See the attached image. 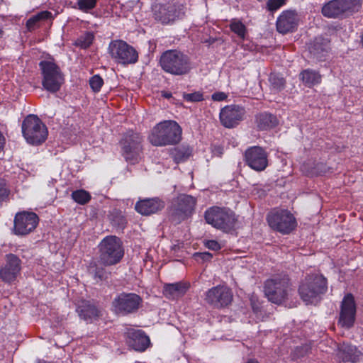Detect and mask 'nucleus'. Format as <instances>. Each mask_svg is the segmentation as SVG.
<instances>
[{
    "label": "nucleus",
    "mask_w": 363,
    "mask_h": 363,
    "mask_svg": "<svg viewBox=\"0 0 363 363\" xmlns=\"http://www.w3.org/2000/svg\"><path fill=\"white\" fill-rule=\"evenodd\" d=\"M182 133V128L176 121H164L152 128L148 139L155 146L172 145L180 142Z\"/></svg>",
    "instance_id": "nucleus-1"
},
{
    "label": "nucleus",
    "mask_w": 363,
    "mask_h": 363,
    "mask_svg": "<svg viewBox=\"0 0 363 363\" xmlns=\"http://www.w3.org/2000/svg\"><path fill=\"white\" fill-rule=\"evenodd\" d=\"M326 279L321 274L307 275L301 282L298 293L303 301L308 305H316L327 291Z\"/></svg>",
    "instance_id": "nucleus-2"
},
{
    "label": "nucleus",
    "mask_w": 363,
    "mask_h": 363,
    "mask_svg": "<svg viewBox=\"0 0 363 363\" xmlns=\"http://www.w3.org/2000/svg\"><path fill=\"white\" fill-rule=\"evenodd\" d=\"M162 69L175 76L188 74L192 69V62L188 55L177 50L164 52L160 59Z\"/></svg>",
    "instance_id": "nucleus-3"
},
{
    "label": "nucleus",
    "mask_w": 363,
    "mask_h": 363,
    "mask_svg": "<svg viewBox=\"0 0 363 363\" xmlns=\"http://www.w3.org/2000/svg\"><path fill=\"white\" fill-rule=\"evenodd\" d=\"M99 261L105 266L116 264L124 255L122 242L114 235L104 238L99 243Z\"/></svg>",
    "instance_id": "nucleus-4"
},
{
    "label": "nucleus",
    "mask_w": 363,
    "mask_h": 363,
    "mask_svg": "<svg viewBox=\"0 0 363 363\" xmlns=\"http://www.w3.org/2000/svg\"><path fill=\"white\" fill-rule=\"evenodd\" d=\"M22 133L31 145H40L48 136V129L42 121L35 115L28 116L22 123Z\"/></svg>",
    "instance_id": "nucleus-5"
},
{
    "label": "nucleus",
    "mask_w": 363,
    "mask_h": 363,
    "mask_svg": "<svg viewBox=\"0 0 363 363\" xmlns=\"http://www.w3.org/2000/svg\"><path fill=\"white\" fill-rule=\"evenodd\" d=\"M291 292L289 279L286 276L275 277L266 281L264 294L269 301L280 304L288 298Z\"/></svg>",
    "instance_id": "nucleus-6"
},
{
    "label": "nucleus",
    "mask_w": 363,
    "mask_h": 363,
    "mask_svg": "<svg viewBox=\"0 0 363 363\" xmlns=\"http://www.w3.org/2000/svg\"><path fill=\"white\" fill-rule=\"evenodd\" d=\"M206 222L225 232L231 230L236 221L235 213L228 208L213 207L205 213Z\"/></svg>",
    "instance_id": "nucleus-7"
},
{
    "label": "nucleus",
    "mask_w": 363,
    "mask_h": 363,
    "mask_svg": "<svg viewBox=\"0 0 363 363\" xmlns=\"http://www.w3.org/2000/svg\"><path fill=\"white\" fill-rule=\"evenodd\" d=\"M39 66L43 74L42 84L50 92L57 91L64 82V78L60 67L53 62L44 60Z\"/></svg>",
    "instance_id": "nucleus-8"
},
{
    "label": "nucleus",
    "mask_w": 363,
    "mask_h": 363,
    "mask_svg": "<svg viewBox=\"0 0 363 363\" xmlns=\"http://www.w3.org/2000/svg\"><path fill=\"white\" fill-rule=\"evenodd\" d=\"M267 220L271 228L282 234H289L296 227V218L288 210L274 209Z\"/></svg>",
    "instance_id": "nucleus-9"
},
{
    "label": "nucleus",
    "mask_w": 363,
    "mask_h": 363,
    "mask_svg": "<svg viewBox=\"0 0 363 363\" xmlns=\"http://www.w3.org/2000/svg\"><path fill=\"white\" fill-rule=\"evenodd\" d=\"M196 200L190 195L179 196L173 202L169 210L170 219L179 223L190 217L195 208Z\"/></svg>",
    "instance_id": "nucleus-10"
},
{
    "label": "nucleus",
    "mask_w": 363,
    "mask_h": 363,
    "mask_svg": "<svg viewBox=\"0 0 363 363\" xmlns=\"http://www.w3.org/2000/svg\"><path fill=\"white\" fill-rule=\"evenodd\" d=\"M108 52L116 62L123 65L134 64L138 59L135 49L122 40H112L108 45Z\"/></svg>",
    "instance_id": "nucleus-11"
},
{
    "label": "nucleus",
    "mask_w": 363,
    "mask_h": 363,
    "mask_svg": "<svg viewBox=\"0 0 363 363\" xmlns=\"http://www.w3.org/2000/svg\"><path fill=\"white\" fill-rule=\"evenodd\" d=\"M153 14L155 20L162 24L173 23L184 15V7L182 4L167 3L164 4H155L153 8Z\"/></svg>",
    "instance_id": "nucleus-12"
},
{
    "label": "nucleus",
    "mask_w": 363,
    "mask_h": 363,
    "mask_svg": "<svg viewBox=\"0 0 363 363\" xmlns=\"http://www.w3.org/2000/svg\"><path fill=\"white\" fill-rule=\"evenodd\" d=\"M361 4L357 0H332L322 8V13L328 18H336L340 15L357 11Z\"/></svg>",
    "instance_id": "nucleus-13"
},
{
    "label": "nucleus",
    "mask_w": 363,
    "mask_h": 363,
    "mask_svg": "<svg viewBox=\"0 0 363 363\" xmlns=\"http://www.w3.org/2000/svg\"><path fill=\"white\" fill-rule=\"evenodd\" d=\"M205 301L210 306L221 308L228 306L233 301V293L226 286L218 285L205 293Z\"/></svg>",
    "instance_id": "nucleus-14"
},
{
    "label": "nucleus",
    "mask_w": 363,
    "mask_h": 363,
    "mask_svg": "<svg viewBox=\"0 0 363 363\" xmlns=\"http://www.w3.org/2000/svg\"><path fill=\"white\" fill-rule=\"evenodd\" d=\"M141 301V298L135 294L122 293L113 299L112 306L116 313L126 315L137 311Z\"/></svg>",
    "instance_id": "nucleus-15"
},
{
    "label": "nucleus",
    "mask_w": 363,
    "mask_h": 363,
    "mask_svg": "<svg viewBox=\"0 0 363 363\" xmlns=\"http://www.w3.org/2000/svg\"><path fill=\"white\" fill-rule=\"evenodd\" d=\"M38 223V217L35 213H18L14 219L15 233L20 235H27L36 228Z\"/></svg>",
    "instance_id": "nucleus-16"
},
{
    "label": "nucleus",
    "mask_w": 363,
    "mask_h": 363,
    "mask_svg": "<svg viewBox=\"0 0 363 363\" xmlns=\"http://www.w3.org/2000/svg\"><path fill=\"white\" fill-rule=\"evenodd\" d=\"M141 138L138 133H128L121 140L123 154L127 161L137 160L140 150Z\"/></svg>",
    "instance_id": "nucleus-17"
},
{
    "label": "nucleus",
    "mask_w": 363,
    "mask_h": 363,
    "mask_svg": "<svg viewBox=\"0 0 363 363\" xmlns=\"http://www.w3.org/2000/svg\"><path fill=\"white\" fill-rule=\"evenodd\" d=\"M247 165L254 170L262 171L268 165L267 155L264 150L258 146L248 148L245 154Z\"/></svg>",
    "instance_id": "nucleus-18"
},
{
    "label": "nucleus",
    "mask_w": 363,
    "mask_h": 363,
    "mask_svg": "<svg viewBox=\"0 0 363 363\" xmlns=\"http://www.w3.org/2000/svg\"><path fill=\"white\" fill-rule=\"evenodd\" d=\"M21 270V259L13 254H8L4 266L0 269V277L4 281L11 283L16 279Z\"/></svg>",
    "instance_id": "nucleus-19"
},
{
    "label": "nucleus",
    "mask_w": 363,
    "mask_h": 363,
    "mask_svg": "<svg viewBox=\"0 0 363 363\" xmlns=\"http://www.w3.org/2000/svg\"><path fill=\"white\" fill-rule=\"evenodd\" d=\"M244 109L240 106H226L220 110V120L225 127L230 128L238 125L242 120Z\"/></svg>",
    "instance_id": "nucleus-20"
},
{
    "label": "nucleus",
    "mask_w": 363,
    "mask_h": 363,
    "mask_svg": "<svg viewBox=\"0 0 363 363\" xmlns=\"http://www.w3.org/2000/svg\"><path fill=\"white\" fill-rule=\"evenodd\" d=\"M356 313V306L354 297L352 294H347L341 305V311L340 315V323L346 328L351 327L354 321Z\"/></svg>",
    "instance_id": "nucleus-21"
},
{
    "label": "nucleus",
    "mask_w": 363,
    "mask_h": 363,
    "mask_svg": "<svg viewBox=\"0 0 363 363\" xmlns=\"http://www.w3.org/2000/svg\"><path fill=\"white\" fill-rule=\"evenodd\" d=\"M298 25V17L296 13L291 11L282 12L277 18L276 26L279 33L286 34L295 31Z\"/></svg>",
    "instance_id": "nucleus-22"
},
{
    "label": "nucleus",
    "mask_w": 363,
    "mask_h": 363,
    "mask_svg": "<svg viewBox=\"0 0 363 363\" xmlns=\"http://www.w3.org/2000/svg\"><path fill=\"white\" fill-rule=\"evenodd\" d=\"M127 343L134 350L144 352L150 345V340L142 330L128 329Z\"/></svg>",
    "instance_id": "nucleus-23"
},
{
    "label": "nucleus",
    "mask_w": 363,
    "mask_h": 363,
    "mask_svg": "<svg viewBox=\"0 0 363 363\" xmlns=\"http://www.w3.org/2000/svg\"><path fill=\"white\" fill-rule=\"evenodd\" d=\"M165 203L160 199L155 197L145 199L138 201L135 208L141 215L150 216L156 213L164 208Z\"/></svg>",
    "instance_id": "nucleus-24"
},
{
    "label": "nucleus",
    "mask_w": 363,
    "mask_h": 363,
    "mask_svg": "<svg viewBox=\"0 0 363 363\" xmlns=\"http://www.w3.org/2000/svg\"><path fill=\"white\" fill-rule=\"evenodd\" d=\"M337 357L342 362H357L362 356L360 351L355 346L342 343L337 348Z\"/></svg>",
    "instance_id": "nucleus-25"
},
{
    "label": "nucleus",
    "mask_w": 363,
    "mask_h": 363,
    "mask_svg": "<svg viewBox=\"0 0 363 363\" xmlns=\"http://www.w3.org/2000/svg\"><path fill=\"white\" fill-rule=\"evenodd\" d=\"M189 288L186 282L167 284L164 286L163 294L169 299L174 300L184 296Z\"/></svg>",
    "instance_id": "nucleus-26"
},
{
    "label": "nucleus",
    "mask_w": 363,
    "mask_h": 363,
    "mask_svg": "<svg viewBox=\"0 0 363 363\" xmlns=\"http://www.w3.org/2000/svg\"><path fill=\"white\" fill-rule=\"evenodd\" d=\"M309 52L314 58L322 61L326 57L329 47V41L322 38H317L308 48Z\"/></svg>",
    "instance_id": "nucleus-27"
},
{
    "label": "nucleus",
    "mask_w": 363,
    "mask_h": 363,
    "mask_svg": "<svg viewBox=\"0 0 363 363\" xmlns=\"http://www.w3.org/2000/svg\"><path fill=\"white\" fill-rule=\"evenodd\" d=\"M79 316L84 320L88 321L98 317L100 314L99 310L89 302H83L77 309Z\"/></svg>",
    "instance_id": "nucleus-28"
},
{
    "label": "nucleus",
    "mask_w": 363,
    "mask_h": 363,
    "mask_svg": "<svg viewBox=\"0 0 363 363\" xmlns=\"http://www.w3.org/2000/svg\"><path fill=\"white\" fill-rule=\"evenodd\" d=\"M52 14L48 11H40L32 16L26 22V27L28 30H33L40 26L42 21L51 19Z\"/></svg>",
    "instance_id": "nucleus-29"
},
{
    "label": "nucleus",
    "mask_w": 363,
    "mask_h": 363,
    "mask_svg": "<svg viewBox=\"0 0 363 363\" xmlns=\"http://www.w3.org/2000/svg\"><path fill=\"white\" fill-rule=\"evenodd\" d=\"M301 79L306 86L311 87L321 82L320 74L312 69H306L301 73Z\"/></svg>",
    "instance_id": "nucleus-30"
},
{
    "label": "nucleus",
    "mask_w": 363,
    "mask_h": 363,
    "mask_svg": "<svg viewBox=\"0 0 363 363\" xmlns=\"http://www.w3.org/2000/svg\"><path fill=\"white\" fill-rule=\"evenodd\" d=\"M257 123L259 128L268 129L275 127L278 121L275 116L271 113H264L258 116Z\"/></svg>",
    "instance_id": "nucleus-31"
},
{
    "label": "nucleus",
    "mask_w": 363,
    "mask_h": 363,
    "mask_svg": "<svg viewBox=\"0 0 363 363\" xmlns=\"http://www.w3.org/2000/svg\"><path fill=\"white\" fill-rule=\"evenodd\" d=\"M191 155V149L189 146L182 145L174 148L171 155L176 163L186 160Z\"/></svg>",
    "instance_id": "nucleus-32"
},
{
    "label": "nucleus",
    "mask_w": 363,
    "mask_h": 363,
    "mask_svg": "<svg viewBox=\"0 0 363 363\" xmlns=\"http://www.w3.org/2000/svg\"><path fill=\"white\" fill-rule=\"evenodd\" d=\"M230 28L238 37L243 40L245 38L247 29L245 26L238 19L233 18L230 21Z\"/></svg>",
    "instance_id": "nucleus-33"
},
{
    "label": "nucleus",
    "mask_w": 363,
    "mask_h": 363,
    "mask_svg": "<svg viewBox=\"0 0 363 363\" xmlns=\"http://www.w3.org/2000/svg\"><path fill=\"white\" fill-rule=\"evenodd\" d=\"M94 35L92 32H86L79 36L74 43V45L82 49L89 48L93 43Z\"/></svg>",
    "instance_id": "nucleus-34"
},
{
    "label": "nucleus",
    "mask_w": 363,
    "mask_h": 363,
    "mask_svg": "<svg viewBox=\"0 0 363 363\" xmlns=\"http://www.w3.org/2000/svg\"><path fill=\"white\" fill-rule=\"evenodd\" d=\"M72 198L79 204L84 205L90 201L91 195L88 191L84 189H79L74 191L72 193Z\"/></svg>",
    "instance_id": "nucleus-35"
},
{
    "label": "nucleus",
    "mask_w": 363,
    "mask_h": 363,
    "mask_svg": "<svg viewBox=\"0 0 363 363\" xmlns=\"http://www.w3.org/2000/svg\"><path fill=\"white\" fill-rule=\"evenodd\" d=\"M269 82L272 89L275 91H280L284 86V80L276 74H271L269 77Z\"/></svg>",
    "instance_id": "nucleus-36"
},
{
    "label": "nucleus",
    "mask_w": 363,
    "mask_h": 363,
    "mask_svg": "<svg viewBox=\"0 0 363 363\" xmlns=\"http://www.w3.org/2000/svg\"><path fill=\"white\" fill-rule=\"evenodd\" d=\"M97 1L98 0H78L77 4L80 10L86 11L94 9L96 6Z\"/></svg>",
    "instance_id": "nucleus-37"
},
{
    "label": "nucleus",
    "mask_w": 363,
    "mask_h": 363,
    "mask_svg": "<svg viewBox=\"0 0 363 363\" xmlns=\"http://www.w3.org/2000/svg\"><path fill=\"white\" fill-rule=\"evenodd\" d=\"M104 84L103 79L99 75L93 76L89 80V84L92 90L95 92L100 91Z\"/></svg>",
    "instance_id": "nucleus-38"
},
{
    "label": "nucleus",
    "mask_w": 363,
    "mask_h": 363,
    "mask_svg": "<svg viewBox=\"0 0 363 363\" xmlns=\"http://www.w3.org/2000/svg\"><path fill=\"white\" fill-rule=\"evenodd\" d=\"M184 97L186 101L192 102L201 101L203 99V94L200 92L186 94Z\"/></svg>",
    "instance_id": "nucleus-39"
},
{
    "label": "nucleus",
    "mask_w": 363,
    "mask_h": 363,
    "mask_svg": "<svg viewBox=\"0 0 363 363\" xmlns=\"http://www.w3.org/2000/svg\"><path fill=\"white\" fill-rule=\"evenodd\" d=\"M284 4V0H269L267 3V6L270 11H275Z\"/></svg>",
    "instance_id": "nucleus-40"
},
{
    "label": "nucleus",
    "mask_w": 363,
    "mask_h": 363,
    "mask_svg": "<svg viewBox=\"0 0 363 363\" xmlns=\"http://www.w3.org/2000/svg\"><path fill=\"white\" fill-rule=\"evenodd\" d=\"M207 248L211 250L217 251L220 249V245L214 240H210L205 242Z\"/></svg>",
    "instance_id": "nucleus-41"
},
{
    "label": "nucleus",
    "mask_w": 363,
    "mask_h": 363,
    "mask_svg": "<svg viewBox=\"0 0 363 363\" xmlns=\"http://www.w3.org/2000/svg\"><path fill=\"white\" fill-rule=\"evenodd\" d=\"M9 194V191L4 181H0V199H4Z\"/></svg>",
    "instance_id": "nucleus-42"
},
{
    "label": "nucleus",
    "mask_w": 363,
    "mask_h": 363,
    "mask_svg": "<svg viewBox=\"0 0 363 363\" xmlns=\"http://www.w3.org/2000/svg\"><path fill=\"white\" fill-rule=\"evenodd\" d=\"M227 98L224 92H216L212 95V99L216 101H221Z\"/></svg>",
    "instance_id": "nucleus-43"
},
{
    "label": "nucleus",
    "mask_w": 363,
    "mask_h": 363,
    "mask_svg": "<svg viewBox=\"0 0 363 363\" xmlns=\"http://www.w3.org/2000/svg\"><path fill=\"white\" fill-rule=\"evenodd\" d=\"M196 256L205 261L210 260L212 258V255L209 252L198 253L196 255Z\"/></svg>",
    "instance_id": "nucleus-44"
},
{
    "label": "nucleus",
    "mask_w": 363,
    "mask_h": 363,
    "mask_svg": "<svg viewBox=\"0 0 363 363\" xmlns=\"http://www.w3.org/2000/svg\"><path fill=\"white\" fill-rule=\"evenodd\" d=\"M212 152L214 155L220 156L223 154V148L220 147H214Z\"/></svg>",
    "instance_id": "nucleus-45"
},
{
    "label": "nucleus",
    "mask_w": 363,
    "mask_h": 363,
    "mask_svg": "<svg viewBox=\"0 0 363 363\" xmlns=\"http://www.w3.org/2000/svg\"><path fill=\"white\" fill-rule=\"evenodd\" d=\"M5 143V138L2 133L0 132V152L2 150Z\"/></svg>",
    "instance_id": "nucleus-46"
},
{
    "label": "nucleus",
    "mask_w": 363,
    "mask_h": 363,
    "mask_svg": "<svg viewBox=\"0 0 363 363\" xmlns=\"http://www.w3.org/2000/svg\"><path fill=\"white\" fill-rule=\"evenodd\" d=\"M95 277L99 278L100 280L104 279V272L103 270H98L95 274Z\"/></svg>",
    "instance_id": "nucleus-47"
},
{
    "label": "nucleus",
    "mask_w": 363,
    "mask_h": 363,
    "mask_svg": "<svg viewBox=\"0 0 363 363\" xmlns=\"http://www.w3.org/2000/svg\"><path fill=\"white\" fill-rule=\"evenodd\" d=\"M4 35V30L2 26L0 24V38H1Z\"/></svg>",
    "instance_id": "nucleus-48"
},
{
    "label": "nucleus",
    "mask_w": 363,
    "mask_h": 363,
    "mask_svg": "<svg viewBox=\"0 0 363 363\" xmlns=\"http://www.w3.org/2000/svg\"><path fill=\"white\" fill-rule=\"evenodd\" d=\"M163 96H164V97H166V98H169V97H170V96H171V94H167V93H166V94H163Z\"/></svg>",
    "instance_id": "nucleus-49"
},
{
    "label": "nucleus",
    "mask_w": 363,
    "mask_h": 363,
    "mask_svg": "<svg viewBox=\"0 0 363 363\" xmlns=\"http://www.w3.org/2000/svg\"><path fill=\"white\" fill-rule=\"evenodd\" d=\"M247 363H258L257 361L255 360H250Z\"/></svg>",
    "instance_id": "nucleus-50"
},
{
    "label": "nucleus",
    "mask_w": 363,
    "mask_h": 363,
    "mask_svg": "<svg viewBox=\"0 0 363 363\" xmlns=\"http://www.w3.org/2000/svg\"><path fill=\"white\" fill-rule=\"evenodd\" d=\"M361 43H362V46H363V33H362V37H361Z\"/></svg>",
    "instance_id": "nucleus-51"
}]
</instances>
